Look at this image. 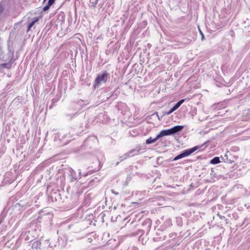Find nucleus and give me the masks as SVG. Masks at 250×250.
<instances>
[{"mask_svg": "<svg viewBox=\"0 0 250 250\" xmlns=\"http://www.w3.org/2000/svg\"><path fill=\"white\" fill-rule=\"evenodd\" d=\"M108 75V73L106 71L104 72L102 74L98 75L94 81V87L99 86L102 83H105Z\"/></svg>", "mask_w": 250, "mask_h": 250, "instance_id": "1", "label": "nucleus"}, {"mask_svg": "<svg viewBox=\"0 0 250 250\" xmlns=\"http://www.w3.org/2000/svg\"><path fill=\"white\" fill-rule=\"evenodd\" d=\"M199 148V146H194L190 149H186L184 150L182 153L180 154L179 155H177L176 157H175L173 160L176 161L177 160L180 159L182 158H184L185 157L188 156L189 155H190L191 153H192L193 152L197 150Z\"/></svg>", "mask_w": 250, "mask_h": 250, "instance_id": "2", "label": "nucleus"}, {"mask_svg": "<svg viewBox=\"0 0 250 250\" xmlns=\"http://www.w3.org/2000/svg\"><path fill=\"white\" fill-rule=\"evenodd\" d=\"M183 128V126L176 125L170 129L167 130H163L162 131V132L164 136L167 135H170L182 131Z\"/></svg>", "mask_w": 250, "mask_h": 250, "instance_id": "3", "label": "nucleus"}, {"mask_svg": "<svg viewBox=\"0 0 250 250\" xmlns=\"http://www.w3.org/2000/svg\"><path fill=\"white\" fill-rule=\"evenodd\" d=\"M186 99L180 100L167 113V115H170L177 109L185 102Z\"/></svg>", "mask_w": 250, "mask_h": 250, "instance_id": "4", "label": "nucleus"}, {"mask_svg": "<svg viewBox=\"0 0 250 250\" xmlns=\"http://www.w3.org/2000/svg\"><path fill=\"white\" fill-rule=\"evenodd\" d=\"M163 134L162 132V131L160 132V133L157 135L156 138L152 139L151 137H150L149 138L147 139L146 140V144H150L153 143L155 142L158 139H159L160 138L163 137Z\"/></svg>", "mask_w": 250, "mask_h": 250, "instance_id": "5", "label": "nucleus"}, {"mask_svg": "<svg viewBox=\"0 0 250 250\" xmlns=\"http://www.w3.org/2000/svg\"><path fill=\"white\" fill-rule=\"evenodd\" d=\"M41 246V243L39 240L35 241L32 244V248L38 249H40Z\"/></svg>", "mask_w": 250, "mask_h": 250, "instance_id": "6", "label": "nucleus"}, {"mask_svg": "<svg viewBox=\"0 0 250 250\" xmlns=\"http://www.w3.org/2000/svg\"><path fill=\"white\" fill-rule=\"evenodd\" d=\"M39 20V18H37V17H36L34 19V20L31 22H30L28 26V28H27V31H29L30 30L31 27L35 24V23L37 22H38Z\"/></svg>", "mask_w": 250, "mask_h": 250, "instance_id": "7", "label": "nucleus"}, {"mask_svg": "<svg viewBox=\"0 0 250 250\" xmlns=\"http://www.w3.org/2000/svg\"><path fill=\"white\" fill-rule=\"evenodd\" d=\"M220 162V159L218 157H214L210 161V163L212 164H217Z\"/></svg>", "mask_w": 250, "mask_h": 250, "instance_id": "8", "label": "nucleus"}, {"mask_svg": "<svg viewBox=\"0 0 250 250\" xmlns=\"http://www.w3.org/2000/svg\"><path fill=\"white\" fill-rule=\"evenodd\" d=\"M1 66L3 68L10 69L12 67V64L9 63H4L1 64Z\"/></svg>", "mask_w": 250, "mask_h": 250, "instance_id": "9", "label": "nucleus"}, {"mask_svg": "<svg viewBox=\"0 0 250 250\" xmlns=\"http://www.w3.org/2000/svg\"><path fill=\"white\" fill-rule=\"evenodd\" d=\"M51 6V5H49V4L48 3L47 5H46L45 6H44L43 7V11H45L48 10L50 8V7Z\"/></svg>", "mask_w": 250, "mask_h": 250, "instance_id": "10", "label": "nucleus"}, {"mask_svg": "<svg viewBox=\"0 0 250 250\" xmlns=\"http://www.w3.org/2000/svg\"><path fill=\"white\" fill-rule=\"evenodd\" d=\"M55 0H49L48 3L49 5H52L55 2Z\"/></svg>", "mask_w": 250, "mask_h": 250, "instance_id": "11", "label": "nucleus"}]
</instances>
